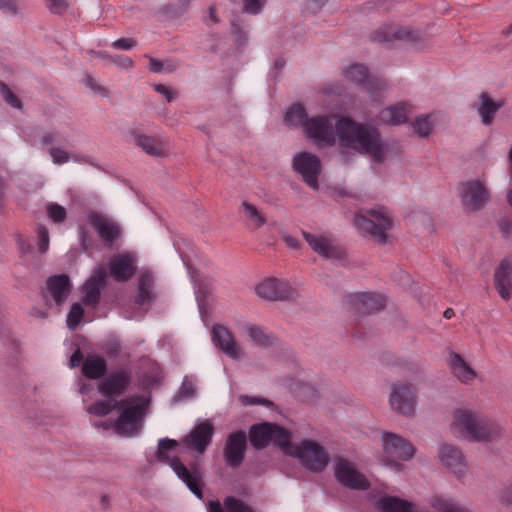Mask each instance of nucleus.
<instances>
[{
    "instance_id": "obj_1",
    "label": "nucleus",
    "mask_w": 512,
    "mask_h": 512,
    "mask_svg": "<svg viewBox=\"0 0 512 512\" xmlns=\"http://www.w3.org/2000/svg\"><path fill=\"white\" fill-rule=\"evenodd\" d=\"M336 132L342 148L365 154L373 161L382 162L390 153L388 145L383 142L378 131L368 124L339 117Z\"/></svg>"
},
{
    "instance_id": "obj_2",
    "label": "nucleus",
    "mask_w": 512,
    "mask_h": 512,
    "mask_svg": "<svg viewBox=\"0 0 512 512\" xmlns=\"http://www.w3.org/2000/svg\"><path fill=\"white\" fill-rule=\"evenodd\" d=\"M450 428L461 438L475 442L491 441L502 430L486 413L471 405H462L452 411Z\"/></svg>"
},
{
    "instance_id": "obj_3",
    "label": "nucleus",
    "mask_w": 512,
    "mask_h": 512,
    "mask_svg": "<svg viewBox=\"0 0 512 512\" xmlns=\"http://www.w3.org/2000/svg\"><path fill=\"white\" fill-rule=\"evenodd\" d=\"M352 225L359 235L385 245L392 238V230L396 226L393 214L385 207L376 206L363 209L352 218Z\"/></svg>"
},
{
    "instance_id": "obj_4",
    "label": "nucleus",
    "mask_w": 512,
    "mask_h": 512,
    "mask_svg": "<svg viewBox=\"0 0 512 512\" xmlns=\"http://www.w3.org/2000/svg\"><path fill=\"white\" fill-rule=\"evenodd\" d=\"M178 449L179 443L176 440L169 438L160 439L155 460L169 466L194 495L198 498H202V492L199 486L201 479L200 473L197 469H193L192 471L187 469L176 455Z\"/></svg>"
},
{
    "instance_id": "obj_5",
    "label": "nucleus",
    "mask_w": 512,
    "mask_h": 512,
    "mask_svg": "<svg viewBox=\"0 0 512 512\" xmlns=\"http://www.w3.org/2000/svg\"><path fill=\"white\" fill-rule=\"evenodd\" d=\"M382 454L379 462L389 470L399 473L404 469L402 461H409L415 455V448L401 436L391 433H381Z\"/></svg>"
},
{
    "instance_id": "obj_6",
    "label": "nucleus",
    "mask_w": 512,
    "mask_h": 512,
    "mask_svg": "<svg viewBox=\"0 0 512 512\" xmlns=\"http://www.w3.org/2000/svg\"><path fill=\"white\" fill-rule=\"evenodd\" d=\"M129 380L130 377L126 371L111 374L104 379L99 385V391L104 396L109 397V399L95 402L87 408V411L96 416L109 414L118 406V403L112 397L120 395L127 388Z\"/></svg>"
},
{
    "instance_id": "obj_7",
    "label": "nucleus",
    "mask_w": 512,
    "mask_h": 512,
    "mask_svg": "<svg viewBox=\"0 0 512 512\" xmlns=\"http://www.w3.org/2000/svg\"><path fill=\"white\" fill-rule=\"evenodd\" d=\"M286 454L299 460L301 465L311 472H322L329 463V455L317 442L305 440L298 444H290Z\"/></svg>"
},
{
    "instance_id": "obj_8",
    "label": "nucleus",
    "mask_w": 512,
    "mask_h": 512,
    "mask_svg": "<svg viewBox=\"0 0 512 512\" xmlns=\"http://www.w3.org/2000/svg\"><path fill=\"white\" fill-rule=\"evenodd\" d=\"M458 196L468 213L480 211L490 202V191L485 177L467 179L459 183Z\"/></svg>"
},
{
    "instance_id": "obj_9",
    "label": "nucleus",
    "mask_w": 512,
    "mask_h": 512,
    "mask_svg": "<svg viewBox=\"0 0 512 512\" xmlns=\"http://www.w3.org/2000/svg\"><path fill=\"white\" fill-rule=\"evenodd\" d=\"M388 404L395 413L411 418L417 411V389L408 381H397L390 385Z\"/></svg>"
},
{
    "instance_id": "obj_10",
    "label": "nucleus",
    "mask_w": 512,
    "mask_h": 512,
    "mask_svg": "<svg viewBox=\"0 0 512 512\" xmlns=\"http://www.w3.org/2000/svg\"><path fill=\"white\" fill-rule=\"evenodd\" d=\"M339 117L334 115H317L310 117L306 123L304 135L317 146H332L338 139L336 122Z\"/></svg>"
},
{
    "instance_id": "obj_11",
    "label": "nucleus",
    "mask_w": 512,
    "mask_h": 512,
    "mask_svg": "<svg viewBox=\"0 0 512 512\" xmlns=\"http://www.w3.org/2000/svg\"><path fill=\"white\" fill-rule=\"evenodd\" d=\"M145 402L141 399H129L122 402L123 410L118 420L113 424L117 434L132 437L138 434L141 428V417Z\"/></svg>"
},
{
    "instance_id": "obj_12",
    "label": "nucleus",
    "mask_w": 512,
    "mask_h": 512,
    "mask_svg": "<svg viewBox=\"0 0 512 512\" xmlns=\"http://www.w3.org/2000/svg\"><path fill=\"white\" fill-rule=\"evenodd\" d=\"M289 440V433L276 424L265 422L254 425L250 429V441L256 448H262L270 443H274L286 453V448L290 445Z\"/></svg>"
},
{
    "instance_id": "obj_13",
    "label": "nucleus",
    "mask_w": 512,
    "mask_h": 512,
    "mask_svg": "<svg viewBox=\"0 0 512 512\" xmlns=\"http://www.w3.org/2000/svg\"><path fill=\"white\" fill-rule=\"evenodd\" d=\"M292 167L303 182L311 189H319V177L322 172V163L316 154L307 151L296 153L292 159Z\"/></svg>"
},
{
    "instance_id": "obj_14",
    "label": "nucleus",
    "mask_w": 512,
    "mask_h": 512,
    "mask_svg": "<svg viewBox=\"0 0 512 512\" xmlns=\"http://www.w3.org/2000/svg\"><path fill=\"white\" fill-rule=\"evenodd\" d=\"M255 294L266 301H285L294 299L295 289L284 278L269 276L261 279L254 287Z\"/></svg>"
},
{
    "instance_id": "obj_15",
    "label": "nucleus",
    "mask_w": 512,
    "mask_h": 512,
    "mask_svg": "<svg viewBox=\"0 0 512 512\" xmlns=\"http://www.w3.org/2000/svg\"><path fill=\"white\" fill-rule=\"evenodd\" d=\"M302 236L309 247L319 256L328 260L344 259L345 251L337 244L330 233L322 231H303Z\"/></svg>"
},
{
    "instance_id": "obj_16",
    "label": "nucleus",
    "mask_w": 512,
    "mask_h": 512,
    "mask_svg": "<svg viewBox=\"0 0 512 512\" xmlns=\"http://www.w3.org/2000/svg\"><path fill=\"white\" fill-rule=\"evenodd\" d=\"M438 459L443 467L458 479L469 473V466L462 451L451 444L443 443L438 446Z\"/></svg>"
},
{
    "instance_id": "obj_17",
    "label": "nucleus",
    "mask_w": 512,
    "mask_h": 512,
    "mask_svg": "<svg viewBox=\"0 0 512 512\" xmlns=\"http://www.w3.org/2000/svg\"><path fill=\"white\" fill-rule=\"evenodd\" d=\"M211 336L214 345L231 359L240 361L246 357L244 349L226 327L221 325L214 326Z\"/></svg>"
},
{
    "instance_id": "obj_18",
    "label": "nucleus",
    "mask_w": 512,
    "mask_h": 512,
    "mask_svg": "<svg viewBox=\"0 0 512 512\" xmlns=\"http://www.w3.org/2000/svg\"><path fill=\"white\" fill-rule=\"evenodd\" d=\"M214 426L210 420L198 421L194 428L182 440L183 445L198 454H204L211 442Z\"/></svg>"
},
{
    "instance_id": "obj_19",
    "label": "nucleus",
    "mask_w": 512,
    "mask_h": 512,
    "mask_svg": "<svg viewBox=\"0 0 512 512\" xmlns=\"http://www.w3.org/2000/svg\"><path fill=\"white\" fill-rule=\"evenodd\" d=\"M334 474L342 485L349 488L365 489L368 487V481L365 476L351 462L345 459H338L335 462Z\"/></svg>"
},
{
    "instance_id": "obj_20",
    "label": "nucleus",
    "mask_w": 512,
    "mask_h": 512,
    "mask_svg": "<svg viewBox=\"0 0 512 512\" xmlns=\"http://www.w3.org/2000/svg\"><path fill=\"white\" fill-rule=\"evenodd\" d=\"M344 75L347 80L362 87V89L369 95H373L376 91H380L385 88V83L378 78L371 77L367 68L363 65L353 64L348 66Z\"/></svg>"
},
{
    "instance_id": "obj_21",
    "label": "nucleus",
    "mask_w": 512,
    "mask_h": 512,
    "mask_svg": "<svg viewBox=\"0 0 512 512\" xmlns=\"http://www.w3.org/2000/svg\"><path fill=\"white\" fill-rule=\"evenodd\" d=\"M446 363L453 377L462 384H472L478 378L475 368L457 352L450 351Z\"/></svg>"
},
{
    "instance_id": "obj_22",
    "label": "nucleus",
    "mask_w": 512,
    "mask_h": 512,
    "mask_svg": "<svg viewBox=\"0 0 512 512\" xmlns=\"http://www.w3.org/2000/svg\"><path fill=\"white\" fill-rule=\"evenodd\" d=\"M246 449V434L238 431L232 433L224 447L223 456L226 464L232 468L238 467L243 459Z\"/></svg>"
},
{
    "instance_id": "obj_23",
    "label": "nucleus",
    "mask_w": 512,
    "mask_h": 512,
    "mask_svg": "<svg viewBox=\"0 0 512 512\" xmlns=\"http://www.w3.org/2000/svg\"><path fill=\"white\" fill-rule=\"evenodd\" d=\"M135 263L136 258L134 254H118L109 263L110 274L117 281H127L135 274Z\"/></svg>"
},
{
    "instance_id": "obj_24",
    "label": "nucleus",
    "mask_w": 512,
    "mask_h": 512,
    "mask_svg": "<svg viewBox=\"0 0 512 512\" xmlns=\"http://www.w3.org/2000/svg\"><path fill=\"white\" fill-rule=\"evenodd\" d=\"M106 278L105 269L102 266L97 267L84 283L82 287L83 302L86 305H95L100 297V289L104 285Z\"/></svg>"
},
{
    "instance_id": "obj_25",
    "label": "nucleus",
    "mask_w": 512,
    "mask_h": 512,
    "mask_svg": "<svg viewBox=\"0 0 512 512\" xmlns=\"http://www.w3.org/2000/svg\"><path fill=\"white\" fill-rule=\"evenodd\" d=\"M494 282L500 297L509 300L512 296V260L503 259L494 273Z\"/></svg>"
},
{
    "instance_id": "obj_26",
    "label": "nucleus",
    "mask_w": 512,
    "mask_h": 512,
    "mask_svg": "<svg viewBox=\"0 0 512 512\" xmlns=\"http://www.w3.org/2000/svg\"><path fill=\"white\" fill-rule=\"evenodd\" d=\"M88 224L98 232L103 241L111 242L120 234L119 226L103 215L90 214Z\"/></svg>"
},
{
    "instance_id": "obj_27",
    "label": "nucleus",
    "mask_w": 512,
    "mask_h": 512,
    "mask_svg": "<svg viewBox=\"0 0 512 512\" xmlns=\"http://www.w3.org/2000/svg\"><path fill=\"white\" fill-rule=\"evenodd\" d=\"M233 327L240 336L246 337L254 344H263L266 341V336L262 329L242 315L234 316Z\"/></svg>"
},
{
    "instance_id": "obj_28",
    "label": "nucleus",
    "mask_w": 512,
    "mask_h": 512,
    "mask_svg": "<svg viewBox=\"0 0 512 512\" xmlns=\"http://www.w3.org/2000/svg\"><path fill=\"white\" fill-rule=\"evenodd\" d=\"M413 111V106L408 102H399L381 110L379 119L387 124L400 125L407 121Z\"/></svg>"
},
{
    "instance_id": "obj_29",
    "label": "nucleus",
    "mask_w": 512,
    "mask_h": 512,
    "mask_svg": "<svg viewBox=\"0 0 512 512\" xmlns=\"http://www.w3.org/2000/svg\"><path fill=\"white\" fill-rule=\"evenodd\" d=\"M134 143L140 147L145 153L162 157L166 155L167 152V142L158 137H151L141 133H133L132 134Z\"/></svg>"
},
{
    "instance_id": "obj_30",
    "label": "nucleus",
    "mask_w": 512,
    "mask_h": 512,
    "mask_svg": "<svg viewBox=\"0 0 512 512\" xmlns=\"http://www.w3.org/2000/svg\"><path fill=\"white\" fill-rule=\"evenodd\" d=\"M47 290L56 304L63 303L70 293V282L66 275L53 276L47 281Z\"/></svg>"
},
{
    "instance_id": "obj_31",
    "label": "nucleus",
    "mask_w": 512,
    "mask_h": 512,
    "mask_svg": "<svg viewBox=\"0 0 512 512\" xmlns=\"http://www.w3.org/2000/svg\"><path fill=\"white\" fill-rule=\"evenodd\" d=\"M240 214L245 222V225L250 230L260 229L266 224V217L264 214L251 202H242L240 206Z\"/></svg>"
},
{
    "instance_id": "obj_32",
    "label": "nucleus",
    "mask_w": 512,
    "mask_h": 512,
    "mask_svg": "<svg viewBox=\"0 0 512 512\" xmlns=\"http://www.w3.org/2000/svg\"><path fill=\"white\" fill-rule=\"evenodd\" d=\"M504 105L502 100H494L483 94L479 99L478 113L484 125H490L494 120L495 113Z\"/></svg>"
},
{
    "instance_id": "obj_33",
    "label": "nucleus",
    "mask_w": 512,
    "mask_h": 512,
    "mask_svg": "<svg viewBox=\"0 0 512 512\" xmlns=\"http://www.w3.org/2000/svg\"><path fill=\"white\" fill-rule=\"evenodd\" d=\"M104 358L96 355L88 356L82 364V373L90 379H98L106 372Z\"/></svg>"
},
{
    "instance_id": "obj_34",
    "label": "nucleus",
    "mask_w": 512,
    "mask_h": 512,
    "mask_svg": "<svg viewBox=\"0 0 512 512\" xmlns=\"http://www.w3.org/2000/svg\"><path fill=\"white\" fill-rule=\"evenodd\" d=\"M380 40L385 42H391L393 40H404L407 42L416 43L421 40V35L418 32L408 29L388 27L385 28L384 34Z\"/></svg>"
},
{
    "instance_id": "obj_35",
    "label": "nucleus",
    "mask_w": 512,
    "mask_h": 512,
    "mask_svg": "<svg viewBox=\"0 0 512 512\" xmlns=\"http://www.w3.org/2000/svg\"><path fill=\"white\" fill-rule=\"evenodd\" d=\"M378 506L382 512H415V507L411 503L391 496L382 497Z\"/></svg>"
},
{
    "instance_id": "obj_36",
    "label": "nucleus",
    "mask_w": 512,
    "mask_h": 512,
    "mask_svg": "<svg viewBox=\"0 0 512 512\" xmlns=\"http://www.w3.org/2000/svg\"><path fill=\"white\" fill-rule=\"evenodd\" d=\"M309 119L310 117L308 116L305 108L300 104L292 105L288 108L285 114L286 123L294 127H300L303 132Z\"/></svg>"
},
{
    "instance_id": "obj_37",
    "label": "nucleus",
    "mask_w": 512,
    "mask_h": 512,
    "mask_svg": "<svg viewBox=\"0 0 512 512\" xmlns=\"http://www.w3.org/2000/svg\"><path fill=\"white\" fill-rule=\"evenodd\" d=\"M429 503L435 512H470L452 499L441 495L431 497Z\"/></svg>"
},
{
    "instance_id": "obj_38",
    "label": "nucleus",
    "mask_w": 512,
    "mask_h": 512,
    "mask_svg": "<svg viewBox=\"0 0 512 512\" xmlns=\"http://www.w3.org/2000/svg\"><path fill=\"white\" fill-rule=\"evenodd\" d=\"M435 125V115H421L412 123L414 134L419 137H428Z\"/></svg>"
},
{
    "instance_id": "obj_39",
    "label": "nucleus",
    "mask_w": 512,
    "mask_h": 512,
    "mask_svg": "<svg viewBox=\"0 0 512 512\" xmlns=\"http://www.w3.org/2000/svg\"><path fill=\"white\" fill-rule=\"evenodd\" d=\"M292 390L303 400H313L319 394V391L315 385L311 383L299 380L292 385Z\"/></svg>"
},
{
    "instance_id": "obj_40",
    "label": "nucleus",
    "mask_w": 512,
    "mask_h": 512,
    "mask_svg": "<svg viewBox=\"0 0 512 512\" xmlns=\"http://www.w3.org/2000/svg\"><path fill=\"white\" fill-rule=\"evenodd\" d=\"M153 277L149 272H142L139 276L138 301L144 303L152 297Z\"/></svg>"
},
{
    "instance_id": "obj_41",
    "label": "nucleus",
    "mask_w": 512,
    "mask_h": 512,
    "mask_svg": "<svg viewBox=\"0 0 512 512\" xmlns=\"http://www.w3.org/2000/svg\"><path fill=\"white\" fill-rule=\"evenodd\" d=\"M358 301L369 311L378 310L384 306V298L380 295L366 292L358 295Z\"/></svg>"
},
{
    "instance_id": "obj_42",
    "label": "nucleus",
    "mask_w": 512,
    "mask_h": 512,
    "mask_svg": "<svg viewBox=\"0 0 512 512\" xmlns=\"http://www.w3.org/2000/svg\"><path fill=\"white\" fill-rule=\"evenodd\" d=\"M84 314V310L79 303H75L72 305L68 315H67V326L70 329H74L80 323L82 316Z\"/></svg>"
},
{
    "instance_id": "obj_43",
    "label": "nucleus",
    "mask_w": 512,
    "mask_h": 512,
    "mask_svg": "<svg viewBox=\"0 0 512 512\" xmlns=\"http://www.w3.org/2000/svg\"><path fill=\"white\" fill-rule=\"evenodd\" d=\"M49 155L56 165H63L71 161V154L61 147H52L49 149Z\"/></svg>"
},
{
    "instance_id": "obj_44",
    "label": "nucleus",
    "mask_w": 512,
    "mask_h": 512,
    "mask_svg": "<svg viewBox=\"0 0 512 512\" xmlns=\"http://www.w3.org/2000/svg\"><path fill=\"white\" fill-rule=\"evenodd\" d=\"M225 508L228 512H255L243 501L228 497L225 500Z\"/></svg>"
},
{
    "instance_id": "obj_45",
    "label": "nucleus",
    "mask_w": 512,
    "mask_h": 512,
    "mask_svg": "<svg viewBox=\"0 0 512 512\" xmlns=\"http://www.w3.org/2000/svg\"><path fill=\"white\" fill-rule=\"evenodd\" d=\"M47 213L54 222H61L66 217V211L64 207L58 204H49L47 206Z\"/></svg>"
},
{
    "instance_id": "obj_46",
    "label": "nucleus",
    "mask_w": 512,
    "mask_h": 512,
    "mask_svg": "<svg viewBox=\"0 0 512 512\" xmlns=\"http://www.w3.org/2000/svg\"><path fill=\"white\" fill-rule=\"evenodd\" d=\"M239 401L244 406L263 405L266 407H270L272 405V403L269 400L258 396L242 395L239 397Z\"/></svg>"
},
{
    "instance_id": "obj_47",
    "label": "nucleus",
    "mask_w": 512,
    "mask_h": 512,
    "mask_svg": "<svg viewBox=\"0 0 512 512\" xmlns=\"http://www.w3.org/2000/svg\"><path fill=\"white\" fill-rule=\"evenodd\" d=\"M137 46V41L133 38H120L111 43V47L117 50H132Z\"/></svg>"
},
{
    "instance_id": "obj_48",
    "label": "nucleus",
    "mask_w": 512,
    "mask_h": 512,
    "mask_svg": "<svg viewBox=\"0 0 512 512\" xmlns=\"http://www.w3.org/2000/svg\"><path fill=\"white\" fill-rule=\"evenodd\" d=\"M110 61L123 70H130L134 66L133 61L129 57L123 55L110 57Z\"/></svg>"
},
{
    "instance_id": "obj_49",
    "label": "nucleus",
    "mask_w": 512,
    "mask_h": 512,
    "mask_svg": "<svg viewBox=\"0 0 512 512\" xmlns=\"http://www.w3.org/2000/svg\"><path fill=\"white\" fill-rule=\"evenodd\" d=\"M195 393V385L191 379L185 378L179 390L178 397L190 398Z\"/></svg>"
},
{
    "instance_id": "obj_50",
    "label": "nucleus",
    "mask_w": 512,
    "mask_h": 512,
    "mask_svg": "<svg viewBox=\"0 0 512 512\" xmlns=\"http://www.w3.org/2000/svg\"><path fill=\"white\" fill-rule=\"evenodd\" d=\"M154 90L163 97H165L168 102H172L176 98V92L166 85L155 84Z\"/></svg>"
},
{
    "instance_id": "obj_51",
    "label": "nucleus",
    "mask_w": 512,
    "mask_h": 512,
    "mask_svg": "<svg viewBox=\"0 0 512 512\" xmlns=\"http://www.w3.org/2000/svg\"><path fill=\"white\" fill-rule=\"evenodd\" d=\"M38 249L41 253H44L48 250L49 247V235L48 231L44 227H40L38 230Z\"/></svg>"
},
{
    "instance_id": "obj_52",
    "label": "nucleus",
    "mask_w": 512,
    "mask_h": 512,
    "mask_svg": "<svg viewBox=\"0 0 512 512\" xmlns=\"http://www.w3.org/2000/svg\"><path fill=\"white\" fill-rule=\"evenodd\" d=\"M263 5L264 0H243L244 10L251 14H257Z\"/></svg>"
},
{
    "instance_id": "obj_53",
    "label": "nucleus",
    "mask_w": 512,
    "mask_h": 512,
    "mask_svg": "<svg viewBox=\"0 0 512 512\" xmlns=\"http://www.w3.org/2000/svg\"><path fill=\"white\" fill-rule=\"evenodd\" d=\"M0 9L10 15H16L20 11L15 0H0Z\"/></svg>"
},
{
    "instance_id": "obj_54",
    "label": "nucleus",
    "mask_w": 512,
    "mask_h": 512,
    "mask_svg": "<svg viewBox=\"0 0 512 512\" xmlns=\"http://www.w3.org/2000/svg\"><path fill=\"white\" fill-rule=\"evenodd\" d=\"M48 7L55 13H61L69 7L67 0H47Z\"/></svg>"
},
{
    "instance_id": "obj_55",
    "label": "nucleus",
    "mask_w": 512,
    "mask_h": 512,
    "mask_svg": "<svg viewBox=\"0 0 512 512\" xmlns=\"http://www.w3.org/2000/svg\"><path fill=\"white\" fill-rule=\"evenodd\" d=\"M305 2L306 8L315 13L326 4L327 0H305Z\"/></svg>"
},
{
    "instance_id": "obj_56",
    "label": "nucleus",
    "mask_w": 512,
    "mask_h": 512,
    "mask_svg": "<svg viewBox=\"0 0 512 512\" xmlns=\"http://www.w3.org/2000/svg\"><path fill=\"white\" fill-rule=\"evenodd\" d=\"M282 239L285 242V244L291 249H298L300 247L299 241L290 234H282Z\"/></svg>"
},
{
    "instance_id": "obj_57",
    "label": "nucleus",
    "mask_w": 512,
    "mask_h": 512,
    "mask_svg": "<svg viewBox=\"0 0 512 512\" xmlns=\"http://www.w3.org/2000/svg\"><path fill=\"white\" fill-rule=\"evenodd\" d=\"M149 70L153 73H162L164 71V64L158 59L150 58Z\"/></svg>"
},
{
    "instance_id": "obj_58",
    "label": "nucleus",
    "mask_w": 512,
    "mask_h": 512,
    "mask_svg": "<svg viewBox=\"0 0 512 512\" xmlns=\"http://www.w3.org/2000/svg\"><path fill=\"white\" fill-rule=\"evenodd\" d=\"M83 361V356H82V353L80 352L79 349H77L73 354L72 356L70 357V360H69V366L71 368H74V367H77L80 365V363Z\"/></svg>"
},
{
    "instance_id": "obj_59",
    "label": "nucleus",
    "mask_w": 512,
    "mask_h": 512,
    "mask_svg": "<svg viewBox=\"0 0 512 512\" xmlns=\"http://www.w3.org/2000/svg\"><path fill=\"white\" fill-rule=\"evenodd\" d=\"M4 97H5L6 102L10 106H12L14 108H20V100L18 99V97L16 95H14L11 92H6Z\"/></svg>"
},
{
    "instance_id": "obj_60",
    "label": "nucleus",
    "mask_w": 512,
    "mask_h": 512,
    "mask_svg": "<svg viewBox=\"0 0 512 512\" xmlns=\"http://www.w3.org/2000/svg\"><path fill=\"white\" fill-rule=\"evenodd\" d=\"M59 138H60L59 133L50 132V133H46L43 135L42 142L44 144H51V143L55 142L56 140H58Z\"/></svg>"
},
{
    "instance_id": "obj_61",
    "label": "nucleus",
    "mask_w": 512,
    "mask_h": 512,
    "mask_svg": "<svg viewBox=\"0 0 512 512\" xmlns=\"http://www.w3.org/2000/svg\"><path fill=\"white\" fill-rule=\"evenodd\" d=\"M208 512H223L221 504L217 502H210L208 507Z\"/></svg>"
},
{
    "instance_id": "obj_62",
    "label": "nucleus",
    "mask_w": 512,
    "mask_h": 512,
    "mask_svg": "<svg viewBox=\"0 0 512 512\" xmlns=\"http://www.w3.org/2000/svg\"><path fill=\"white\" fill-rule=\"evenodd\" d=\"M71 161L77 162V163H88V158L83 155L78 154H71Z\"/></svg>"
},
{
    "instance_id": "obj_63",
    "label": "nucleus",
    "mask_w": 512,
    "mask_h": 512,
    "mask_svg": "<svg viewBox=\"0 0 512 512\" xmlns=\"http://www.w3.org/2000/svg\"><path fill=\"white\" fill-rule=\"evenodd\" d=\"M208 18L212 23H218V16L216 10L213 7L208 9Z\"/></svg>"
},
{
    "instance_id": "obj_64",
    "label": "nucleus",
    "mask_w": 512,
    "mask_h": 512,
    "mask_svg": "<svg viewBox=\"0 0 512 512\" xmlns=\"http://www.w3.org/2000/svg\"><path fill=\"white\" fill-rule=\"evenodd\" d=\"M506 201L512 207V188H509L506 193Z\"/></svg>"
}]
</instances>
